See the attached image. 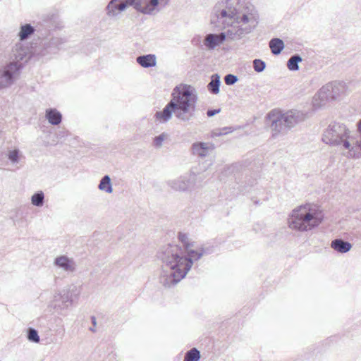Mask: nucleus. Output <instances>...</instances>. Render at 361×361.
<instances>
[{"label": "nucleus", "instance_id": "1", "mask_svg": "<svg viewBox=\"0 0 361 361\" xmlns=\"http://www.w3.org/2000/svg\"><path fill=\"white\" fill-rule=\"evenodd\" d=\"M161 261L159 282L166 290H173L180 282V247L176 244L162 246L157 253Z\"/></svg>", "mask_w": 361, "mask_h": 361}, {"label": "nucleus", "instance_id": "2", "mask_svg": "<svg viewBox=\"0 0 361 361\" xmlns=\"http://www.w3.org/2000/svg\"><path fill=\"white\" fill-rule=\"evenodd\" d=\"M323 216L314 207L305 204L298 207L292 211L288 218L289 227L298 231H310L318 226Z\"/></svg>", "mask_w": 361, "mask_h": 361}, {"label": "nucleus", "instance_id": "3", "mask_svg": "<svg viewBox=\"0 0 361 361\" xmlns=\"http://www.w3.org/2000/svg\"><path fill=\"white\" fill-rule=\"evenodd\" d=\"M168 0H111L107 7V14L116 16L128 6H132L138 12L145 15H153L159 11V2H166Z\"/></svg>", "mask_w": 361, "mask_h": 361}, {"label": "nucleus", "instance_id": "4", "mask_svg": "<svg viewBox=\"0 0 361 361\" xmlns=\"http://www.w3.org/2000/svg\"><path fill=\"white\" fill-rule=\"evenodd\" d=\"M267 119L270 122L271 128L274 132V135H276L285 133L303 121L305 119V114L297 110H290L283 114L273 110L267 114Z\"/></svg>", "mask_w": 361, "mask_h": 361}, {"label": "nucleus", "instance_id": "5", "mask_svg": "<svg viewBox=\"0 0 361 361\" xmlns=\"http://www.w3.org/2000/svg\"><path fill=\"white\" fill-rule=\"evenodd\" d=\"M351 132L346 126L341 123H332L324 130L322 141L331 146H336L343 149L350 147V138Z\"/></svg>", "mask_w": 361, "mask_h": 361}, {"label": "nucleus", "instance_id": "6", "mask_svg": "<svg viewBox=\"0 0 361 361\" xmlns=\"http://www.w3.org/2000/svg\"><path fill=\"white\" fill-rule=\"evenodd\" d=\"M173 99L166 105L161 111H157L154 115L155 123L164 124L167 123L172 117L173 114L179 116L178 111L180 109V85H177L172 93Z\"/></svg>", "mask_w": 361, "mask_h": 361}, {"label": "nucleus", "instance_id": "7", "mask_svg": "<svg viewBox=\"0 0 361 361\" xmlns=\"http://www.w3.org/2000/svg\"><path fill=\"white\" fill-rule=\"evenodd\" d=\"M197 99L195 89L182 84V121H188L193 117Z\"/></svg>", "mask_w": 361, "mask_h": 361}, {"label": "nucleus", "instance_id": "8", "mask_svg": "<svg viewBox=\"0 0 361 361\" xmlns=\"http://www.w3.org/2000/svg\"><path fill=\"white\" fill-rule=\"evenodd\" d=\"M182 246L185 247L187 256L184 258L182 257V265L184 266L183 271H182V279H183L188 272L190 270L194 261H197L201 257L207 253L204 248H202L200 252L196 251L192 249L194 247L193 243H190L185 234L182 233Z\"/></svg>", "mask_w": 361, "mask_h": 361}, {"label": "nucleus", "instance_id": "9", "mask_svg": "<svg viewBox=\"0 0 361 361\" xmlns=\"http://www.w3.org/2000/svg\"><path fill=\"white\" fill-rule=\"evenodd\" d=\"M252 4L246 0H228L225 9H222L217 14L218 18H228L230 20L239 18L240 14L245 10L250 11Z\"/></svg>", "mask_w": 361, "mask_h": 361}, {"label": "nucleus", "instance_id": "10", "mask_svg": "<svg viewBox=\"0 0 361 361\" xmlns=\"http://www.w3.org/2000/svg\"><path fill=\"white\" fill-rule=\"evenodd\" d=\"M21 68L20 64L10 62L4 68L0 69V90L12 85Z\"/></svg>", "mask_w": 361, "mask_h": 361}, {"label": "nucleus", "instance_id": "11", "mask_svg": "<svg viewBox=\"0 0 361 361\" xmlns=\"http://www.w3.org/2000/svg\"><path fill=\"white\" fill-rule=\"evenodd\" d=\"M253 11V6L250 11L246 9L244 12H242L240 14V18H235V20L239 27L241 29V31L244 35V37L250 33L257 26V21L252 13Z\"/></svg>", "mask_w": 361, "mask_h": 361}, {"label": "nucleus", "instance_id": "12", "mask_svg": "<svg viewBox=\"0 0 361 361\" xmlns=\"http://www.w3.org/2000/svg\"><path fill=\"white\" fill-rule=\"evenodd\" d=\"M73 303L68 296L61 291L55 292L52 299L50 300L48 307L53 310L58 314L63 315V312L69 308Z\"/></svg>", "mask_w": 361, "mask_h": 361}, {"label": "nucleus", "instance_id": "13", "mask_svg": "<svg viewBox=\"0 0 361 361\" xmlns=\"http://www.w3.org/2000/svg\"><path fill=\"white\" fill-rule=\"evenodd\" d=\"M350 147L348 156L353 159L361 158V119L357 123V131L350 133L349 138Z\"/></svg>", "mask_w": 361, "mask_h": 361}, {"label": "nucleus", "instance_id": "14", "mask_svg": "<svg viewBox=\"0 0 361 361\" xmlns=\"http://www.w3.org/2000/svg\"><path fill=\"white\" fill-rule=\"evenodd\" d=\"M54 264L67 273H73L76 271L77 268L75 260L66 255H61L56 257Z\"/></svg>", "mask_w": 361, "mask_h": 361}, {"label": "nucleus", "instance_id": "15", "mask_svg": "<svg viewBox=\"0 0 361 361\" xmlns=\"http://www.w3.org/2000/svg\"><path fill=\"white\" fill-rule=\"evenodd\" d=\"M331 91L333 99H336L341 95L344 94L346 91L345 84L343 82H329L322 87V92L325 91Z\"/></svg>", "mask_w": 361, "mask_h": 361}, {"label": "nucleus", "instance_id": "16", "mask_svg": "<svg viewBox=\"0 0 361 361\" xmlns=\"http://www.w3.org/2000/svg\"><path fill=\"white\" fill-rule=\"evenodd\" d=\"M62 44L61 39L54 37L43 44V48L40 52L37 53L39 56H46L49 54H56L59 49V46Z\"/></svg>", "mask_w": 361, "mask_h": 361}, {"label": "nucleus", "instance_id": "17", "mask_svg": "<svg viewBox=\"0 0 361 361\" xmlns=\"http://www.w3.org/2000/svg\"><path fill=\"white\" fill-rule=\"evenodd\" d=\"M29 54V49L27 47L23 46L22 44L18 43L15 45L12 49L11 58V62L17 63L23 66L20 63L22 61L25 60Z\"/></svg>", "mask_w": 361, "mask_h": 361}, {"label": "nucleus", "instance_id": "18", "mask_svg": "<svg viewBox=\"0 0 361 361\" xmlns=\"http://www.w3.org/2000/svg\"><path fill=\"white\" fill-rule=\"evenodd\" d=\"M226 39L224 32L219 34H207L204 39V44L208 49H214L221 44Z\"/></svg>", "mask_w": 361, "mask_h": 361}, {"label": "nucleus", "instance_id": "19", "mask_svg": "<svg viewBox=\"0 0 361 361\" xmlns=\"http://www.w3.org/2000/svg\"><path fill=\"white\" fill-rule=\"evenodd\" d=\"M215 147L211 142H195L192 146V154L200 157H207L210 152L214 149Z\"/></svg>", "mask_w": 361, "mask_h": 361}, {"label": "nucleus", "instance_id": "20", "mask_svg": "<svg viewBox=\"0 0 361 361\" xmlns=\"http://www.w3.org/2000/svg\"><path fill=\"white\" fill-rule=\"evenodd\" d=\"M136 62L142 68H152L157 65V57L152 54L141 55L136 58Z\"/></svg>", "mask_w": 361, "mask_h": 361}, {"label": "nucleus", "instance_id": "21", "mask_svg": "<svg viewBox=\"0 0 361 361\" xmlns=\"http://www.w3.org/2000/svg\"><path fill=\"white\" fill-rule=\"evenodd\" d=\"M331 247L338 252L346 253L350 250L352 245L349 242L345 241L341 238H336L331 241Z\"/></svg>", "mask_w": 361, "mask_h": 361}, {"label": "nucleus", "instance_id": "22", "mask_svg": "<svg viewBox=\"0 0 361 361\" xmlns=\"http://www.w3.org/2000/svg\"><path fill=\"white\" fill-rule=\"evenodd\" d=\"M333 94L331 91H325V92H322V88L318 91V92L314 95L313 98V105L314 106H320L325 102L333 99Z\"/></svg>", "mask_w": 361, "mask_h": 361}, {"label": "nucleus", "instance_id": "23", "mask_svg": "<svg viewBox=\"0 0 361 361\" xmlns=\"http://www.w3.org/2000/svg\"><path fill=\"white\" fill-rule=\"evenodd\" d=\"M82 291V286L75 284L68 286L66 290H63L65 296H68L70 301L73 303L75 300H78Z\"/></svg>", "mask_w": 361, "mask_h": 361}, {"label": "nucleus", "instance_id": "24", "mask_svg": "<svg viewBox=\"0 0 361 361\" xmlns=\"http://www.w3.org/2000/svg\"><path fill=\"white\" fill-rule=\"evenodd\" d=\"M45 117L51 125H59L62 120L61 114L56 109H48L46 110Z\"/></svg>", "mask_w": 361, "mask_h": 361}, {"label": "nucleus", "instance_id": "25", "mask_svg": "<svg viewBox=\"0 0 361 361\" xmlns=\"http://www.w3.org/2000/svg\"><path fill=\"white\" fill-rule=\"evenodd\" d=\"M226 35V38L231 40H238L244 37L241 29L235 23V25H231V27L224 32Z\"/></svg>", "mask_w": 361, "mask_h": 361}, {"label": "nucleus", "instance_id": "26", "mask_svg": "<svg viewBox=\"0 0 361 361\" xmlns=\"http://www.w3.org/2000/svg\"><path fill=\"white\" fill-rule=\"evenodd\" d=\"M221 84L220 76L219 74H213L211 77V81L207 85V90L214 94L219 92V87Z\"/></svg>", "mask_w": 361, "mask_h": 361}, {"label": "nucleus", "instance_id": "27", "mask_svg": "<svg viewBox=\"0 0 361 361\" xmlns=\"http://www.w3.org/2000/svg\"><path fill=\"white\" fill-rule=\"evenodd\" d=\"M269 47L271 52L274 55L281 54L284 48V43L282 39L279 38H273L269 42Z\"/></svg>", "mask_w": 361, "mask_h": 361}, {"label": "nucleus", "instance_id": "28", "mask_svg": "<svg viewBox=\"0 0 361 361\" xmlns=\"http://www.w3.org/2000/svg\"><path fill=\"white\" fill-rule=\"evenodd\" d=\"M35 31L34 27L30 24H25L20 27L18 36L21 41L28 39Z\"/></svg>", "mask_w": 361, "mask_h": 361}, {"label": "nucleus", "instance_id": "29", "mask_svg": "<svg viewBox=\"0 0 361 361\" xmlns=\"http://www.w3.org/2000/svg\"><path fill=\"white\" fill-rule=\"evenodd\" d=\"M98 188L100 190L104 191L107 193H111L113 192L111 178L109 177V176L105 175L102 178L98 185Z\"/></svg>", "mask_w": 361, "mask_h": 361}, {"label": "nucleus", "instance_id": "30", "mask_svg": "<svg viewBox=\"0 0 361 361\" xmlns=\"http://www.w3.org/2000/svg\"><path fill=\"white\" fill-rule=\"evenodd\" d=\"M302 61L299 54H294L287 61V67L290 71H295L299 70L298 63Z\"/></svg>", "mask_w": 361, "mask_h": 361}, {"label": "nucleus", "instance_id": "31", "mask_svg": "<svg viewBox=\"0 0 361 361\" xmlns=\"http://www.w3.org/2000/svg\"><path fill=\"white\" fill-rule=\"evenodd\" d=\"M44 202V194L42 191H38L34 193L31 197V203L32 205L41 207Z\"/></svg>", "mask_w": 361, "mask_h": 361}, {"label": "nucleus", "instance_id": "32", "mask_svg": "<svg viewBox=\"0 0 361 361\" xmlns=\"http://www.w3.org/2000/svg\"><path fill=\"white\" fill-rule=\"evenodd\" d=\"M200 357V352L196 348H192L185 353L184 361H199Z\"/></svg>", "mask_w": 361, "mask_h": 361}, {"label": "nucleus", "instance_id": "33", "mask_svg": "<svg viewBox=\"0 0 361 361\" xmlns=\"http://www.w3.org/2000/svg\"><path fill=\"white\" fill-rule=\"evenodd\" d=\"M27 339L33 343H37L40 341V338L39 336L38 332L33 328H29L27 331Z\"/></svg>", "mask_w": 361, "mask_h": 361}, {"label": "nucleus", "instance_id": "34", "mask_svg": "<svg viewBox=\"0 0 361 361\" xmlns=\"http://www.w3.org/2000/svg\"><path fill=\"white\" fill-rule=\"evenodd\" d=\"M8 159L13 164H18L20 161V151L18 149L11 150L7 154Z\"/></svg>", "mask_w": 361, "mask_h": 361}, {"label": "nucleus", "instance_id": "35", "mask_svg": "<svg viewBox=\"0 0 361 361\" xmlns=\"http://www.w3.org/2000/svg\"><path fill=\"white\" fill-rule=\"evenodd\" d=\"M253 68L257 73L262 72L266 68V63L261 59H255L253 61Z\"/></svg>", "mask_w": 361, "mask_h": 361}, {"label": "nucleus", "instance_id": "36", "mask_svg": "<svg viewBox=\"0 0 361 361\" xmlns=\"http://www.w3.org/2000/svg\"><path fill=\"white\" fill-rule=\"evenodd\" d=\"M233 131L231 127H224L220 129H216L212 132V137H219L227 135Z\"/></svg>", "mask_w": 361, "mask_h": 361}, {"label": "nucleus", "instance_id": "37", "mask_svg": "<svg viewBox=\"0 0 361 361\" xmlns=\"http://www.w3.org/2000/svg\"><path fill=\"white\" fill-rule=\"evenodd\" d=\"M166 137L167 134H166L165 133H163L161 135L156 136L153 140L154 146L157 148L161 147L163 145V142L166 138Z\"/></svg>", "mask_w": 361, "mask_h": 361}, {"label": "nucleus", "instance_id": "38", "mask_svg": "<svg viewBox=\"0 0 361 361\" xmlns=\"http://www.w3.org/2000/svg\"><path fill=\"white\" fill-rule=\"evenodd\" d=\"M238 77L233 74H228L224 78L225 83L227 85H234L238 81Z\"/></svg>", "mask_w": 361, "mask_h": 361}, {"label": "nucleus", "instance_id": "39", "mask_svg": "<svg viewBox=\"0 0 361 361\" xmlns=\"http://www.w3.org/2000/svg\"><path fill=\"white\" fill-rule=\"evenodd\" d=\"M168 185L174 190H178L180 188V182L178 179L169 180Z\"/></svg>", "mask_w": 361, "mask_h": 361}, {"label": "nucleus", "instance_id": "40", "mask_svg": "<svg viewBox=\"0 0 361 361\" xmlns=\"http://www.w3.org/2000/svg\"><path fill=\"white\" fill-rule=\"evenodd\" d=\"M221 109H209L207 111V115L209 117L214 116V115L220 113Z\"/></svg>", "mask_w": 361, "mask_h": 361}, {"label": "nucleus", "instance_id": "41", "mask_svg": "<svg viewBox=\"0 0 361 361\" xmlns=\"http://www.w3.org/2000/svg\"><path fill=\"white\" fill-rule=\"evenodd\" d=\"M91 320H92V324L95 326H96V324H97V321H96V318H95V317L92 316V317H91Z\"/></svg>", "mask_w": 361, "mask_h": 361}, {"label": "nucleus", "instance_id": "42", "mask_svg": "<svg viewBox=\"0 0 361 361\" xmlns=\"http://www.w3.org/2000/svg\"><path fill=\"white\" fill-rule=\"evenodd\" d=\"M177 238H178V240H180V232H178V233H177Z\"/></svg>", "mask_w": 361, "mask_h": 361}, {"label": "nucleus", "instance_id": "43", "mask_svg": "<svg viewBox=\"0 0 361 361\" xmlns=\"http://www.w3.org/2000/svg\"><path fill=\"white\" fill-rule=\"evenodd\" d=\"M90 330L91 331H93V332H94V331H95L94 328H90Z\"/></svg>", "mask_w": 361, "mask_h": 361}]
</instances>
